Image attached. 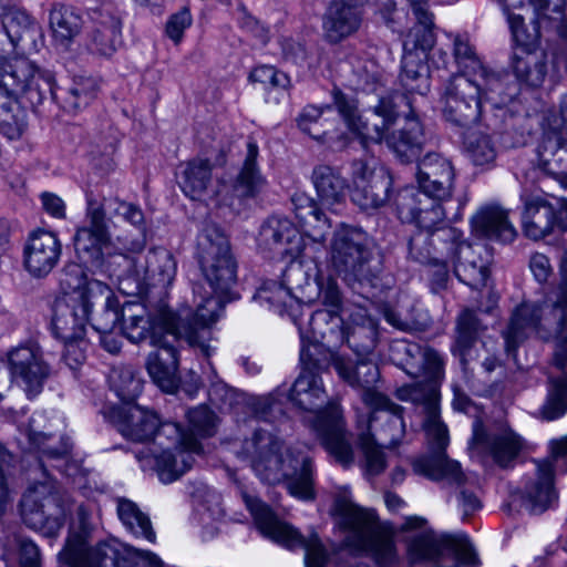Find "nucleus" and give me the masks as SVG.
Here are the masks:
<instances>
[{
    "instance_id": "nucleus-51",
    "label": "nucleus",
    "mask_w": 567,
    "mask_h": 567,
    "mask_svg": "<svg viewBox=\"0 0 567 567\" xmlns=\"http://www.w3.org/2000/svg\"><path fill=\"white\" fill-rule=\"evenodd\" d=\"M467 156L476 166H487L496 158V147L489 135L481 132L468 133L464 138Z\"/></svg>"
},
{
    "instance_id": "nucleus-44",
    "label": "nucleus",
    "mask_w": 567,
    "mask_h": 567,
    "mask_svg": "<svg viewBox=\"0 0 567 567\" xmlns=\"http://www.w3.org/2000/svg\"><path fill=\"white\" fill-rule=\"evenodd\" d=\"M49 22L55 44L62 48H68L82 28L81 17L62 4H55L51 9Z\"/></svg>"
},
{
    "instance_id": "nucleus-12",
    "label": "nucleus",
    "mask_w": 567,
    "mask_h": 567,
    "mask_svg": "<svg viewBox=\"0 0 567 567\" xmlns=\"http://www.w3.org/2000/svg\"><path fill=\"white\" fill-rule=\"evenodd\" d=\"M154 446L162 451L156 453L150 446L135 452L143 468L155 461V470L161 482L168 484L178 480L194 463V455L202 452V445L192 433H185L177 423L157 424L154 433Z\"/></svg>"
},
{
    "instance_id": "nucleus-25",
    "label": "nucleus",
    "mask_w": 567,
    "mask_h": 567,
    "mask_svg": "<svg viewBox=\"0 0 567 567\" xmlns=\"http://www.w3.org/2000/svg\"><path fill=\"white\" fill-rule=\"evenodd\" d=\"M258 245L282 259L293 264L305 249L303 237L298 228L285 217L272 216L261 226Z\"/></svg>"
},
{
    "instance_id": "nucleus-31",
    "label": "nucleus",
    "mask_w": 567,
    "mask_h": 567,
    "mask_svg": "<svg viewBox=\"0 0 567 567\" xmlns=\"http://www.w3.org/2000/svg\"><path fill=\"white\" fill-rule=\"evenodd\" d=\"M141 269L142 275L136 272L135 289L127 293H146L152 287L166 289L175 279L177 266L167 249L155 248L147 252Z\"/></svg>"
},
{
    "instance_id": "nucleus-55",
    "label": "nucleus",
    "mask_w": 567,
    "mask_h": 567,
    "mask_svg": "<svg viewBox=\"0 0 567 567\" xmlns=\"http://www.w3.org/2000/svg\"><path fill=\"white\" fill-rule=\"evenodd\" d=\"M99 85L95 79L79 76L73 80L65 99L66 105L74 110H81L89 105L96 96Z\"/></svg>"
},
{
    "instance_id": "nucleus-57",
    "label": "nucleus",
    "mask_w": 567,
    "mask_h": 567,
    "mask_svg": "<svg viewBox=\"0 0 567 567\" xmlns=\"http://www.w3.org/2000/svg\"><path fill=\"white\" fill-rule=\"evenodd\" d=\"M101 300H104V309L101 313L92 319V327L103 333H111L113 329L121 322V308L118 300L109 288V293L104 295Z\"/></svg>"
},
{
    "instance_id": "nucleus-24",
    "label": "nucleus",
    "mask_w": 567,
    "mask_h": 567,
    "mask_svg": "<svg viewBox=\"0 0 567 567\" xmlns=\"http://www.w3.org/2000/svg\"><path fill=\"white\" fill-rule=\"evenodd\" d=\"M450 250L457 279L473 289L483 288L489 277L491 250L483 244L458 241V238L451 240Z\"/></svg>"
},
{
    "instance_id": "nucleus-34",
    "label": "nucleus",
    "mask_w": 567,
    "mask_h": 567,
    "mask_svg": "<svg viewBox=\"0 0 567 567\" xmlns=\"http://www.w3.org/2000/svg\"><path fill=\"white\" fill-rule=\"evenodd\" d=\"M169 336L157 337L152 339V346L156 348L147 357L146 369L154 381L161 389L171 392L176 388V374L178 368L177 350Z\"/></svg>"
},
{
    "instance_id": "nucleus-30",
    "label": "nucleus",
    "mask_w": 567,
    "mask_h": 567,
    "mask_svg": "<svg viewBox=\"0 0 567 567\" xmlns=\"http://www.w3.org/2000/svg\"><path fill=\"white\" fill-rule=\"evenodd\" d=\"M536 472L528 477L525 487L518 493L520 506L530 514H542L556 501L554 488V465L550 460L537 461Z\"/></svg>"
},
{
    "instance_id": "nucleus-46",
    "label": "nucleus",
    "mask_w": 567,
    "mask_h": 567,
    "mask_svg": "<svg viewBox=\"0 0 567 567\" xmlns=\"http://www.w3.org/2000/svg\"><path fill=\"white\" fill-rule=\"evenodd\" d=\"M117 516L125 528L136 538L155 543L156 533L148 515L143 513L134 502L120 498L117 501Z\"/></svg>"
},
{
    "instance_id": "nucleus-26",
    "label": "nucleus",
    "mask_w": 567,
    "mask_h": 567,
    "mask_svg": "<svg viewBox=\"0 0 567 567\" xmlns=\"http://www.w3.org/2000/svg\"><path fill=\"white\" fill-rule=\"evenodd\" d=\"M452 45L453 58L457 66V73L454 75H465L472 80L484 81L489 90L497 92L502 89V82H509V75L506 72L483 63L467 34H453Z\"/></svg>"
},
{
    "instance_id": "nucleus-49",
    "label": "nucleus",
    "mask_w": 567,
    "mask_h": 567,
    "mask_svg": "<svg viewBox=\"0 0 567 567\" xmlns=\"http://www.w3.org/2000/svg\"><path fill=\"white\" fill-rule=\"evenodd\" d=\"M481 330L476 315L471 310H464L457 318L455 339L451 351L465 363L473 346L475 344Z\"/></svg>"
},
{
    "instance_id": "nucleus-63",
    "label": "nucleus",
    "mask_w": 567,
    "mask_h": 567,
    "mask_svg": "<svg viewBox=\"0 0 567 567\" xmlns=\"http://www.w3.org/2000/svg\"><path fill=\"white\" fill-rule=\"evenodd\" d=\"M249 80L251 82L269 85L270 87L288 89L290 86V78L270 65L255 68L250 72Z\"/></svg>"
},
{
    "instance_id": "nucleus-45",
    "label": "nucleus",
    "mask_w": 567,
    "mask_h": 567,
    "mask_svg": "<svg viewBox=\"0 0 567 567\" xmlns=\"http://www.w3.org/2000/svg\"><path fill=\"white\" fill-rule=\"evenodd\" d=\"M451 241L442 243L435 234L417 230L409 241V255L422 264H444L443 250H450Z\"/></svg>"
},
{
    "instance_id": "nucleus-42",
    "label": "nucleus",
    "mask_w": 567,
    "mask_h": 567,
    "mask_svg": "<svg viewBox=\"0 0 567 567\" xmlns=\"http://www.w3.org/2000/svg\"><path fill=\"white\" fill-rule=\"evenodd\" d=\"M539 320V308L535 305L523 303L515 309L503 332L505 351L508 355L514 354L519 343L525 340L527 330L535 328Z\"/></svg>"
},
{
    "instance_id": "nucleus-38",
    "label": "nucleus",
    "mask_w": 567,
    "mask_h": 567,
    "mask_svg": "<svg viewBox=\"0 0 567 567\" xmlns=\"http://www.w3.org/2000/svg\"><path fill=\"white\" fill-rule=\"evenodd\" d=\"M158 416L155 412L136 404L117 409L116 425L121 434L135 442H148L157 429Z\"/></svg>"
},
{
    "instance_id": "nucleus-8",
    "label": "nucleus",
    "mask_w": 567,
    "mask_h": 567,
    "mask_svg": "<svg viewBox=\"0 0 567 567\" xmlns=\"http://www.w3.org/2000/svg\"><path fill=\"white\" fill-rule=\"evenodd\" d=\"M96 524L92 511L84 505L76 508L60 558L69 567H164L154 553L141 550L116 540L91 546Z\"/></svg>"
},
{
    "instance_id": "nucleus-61",
    "label": "nucleus",
    "mask_w": 567,
    "mask_h": 567,
    "mask_svg": "<svg viewBox=\"0 0 567 567\" xmlns=\"http://www.w3.org/2000/svg\"><path fill=\"white\" fill-rule=\"evenodd\" d=\"M415 19L419 24L425 28V33L422 41H417L419 45L423 49H427L433 43V27L434 16L429 10V0H408Z\"/></svg>"
},
{
    "instance_id": "nucleus-47",
    "label": "nucleus",
    "mask_w": 567,
    "mask_h": 567,
    "mask_svg": "<svg viewBox=\"0 0 567 567\" xmlns=\"http://www.w3.org/2000/svg\"><path fill=\"white\" fill-rule=\"evenodd\" d=\"M212 179V164L208 159L195 158L189 161L182 173L181 187L186 196L200 199Z\"/></svg>"
},
{
    "instance_id": "nucleus-58",
    "label": "nucleus",
    "mask_w": 567,
    "mask_h": 567,
    "mask_svg": "<svg viewBox=\"0 0 567 567\" xmlns=\"http://www.w3.org/2000/svg\"><path fill=\"white\" fill-rule=\"evenodd\" d=\"M359 443L364 454L367 473L369 475H379L386 465L384 454L379 449L381 445L374 441L370 432L360 434Z\"/></svg>"
},
{
    "instance_id": "nucleus-11",
    "label": "nucleus",
    "mask_w": 567,
    "mask_h": 567,
    "mask_svg": "<svg viewBox=\"0 0 567 567\" xmlns=\"http://www.w3.org/2000/svg\"><path fill=\"white\" fill-rule=\"evenodd\" d=\"M312 183L318 202L306 194H297L292 197L293 212L303 234L313 241L321 243L331 228V223L321 207L338 212L346 202L348 185L341 174L328 165H319L313 169Z\"/></svg>"
},
{
    "instance_id": "nucleus-32",
    "label": "nucleus",
    "mask_w": 567,
    "mask_h": 567,
    "mask_svg": "<svg viewBox=\"0 0 567 567\" xmlns=\"http://www.w3.org/2000/svg\"><path fill=\"white\" fill-rule=\"evenodd\" d=\"M419 192L436 198H449L453 188L454 172L451 163L435 153L426 154L417 165Z\"/></svg>"
},
{
    "instance_id": "nucleus-1",
    "label": "nucleus",
    "mask_w": 567,
    "mask_h": 567,
    "mask_svg": "<svg viewBox=\"0 0 567 567\" xmlns=\"http://www.w3.org/2000/svg\"><path fill=\"white\" fill-rule=\"evenodd\" d=\"M197 260L210 288L203 285L194 287L195 313L175 315L163 310L152 318L143 305L126 302L121 307V330L134 343L145 339L169 336L173 340L184 339L190 347H197L206 357L212 354L207 343L209 327L217 321L227 295L236 281V262L230 251L227 236L213 224L206 225L197 237Z\"/></svg>"
},
{
    "instance_id": "nucleus-3",
    "label": "nucleus",
    "mask_w": 567,
    "mask_h": 567,
    "mask_svg": "<svg viewBox=\"0 0 567 567\" xmlns=\"http://www.w3.org/2000/svg\"><path fill=\"white\" fill-rule=\"evenodd\" d=\"M334 104L348 130L363 145L385 143L402 163H410L419 156L425 140L424 132L406 95L392 93L381 96L371 107V117L360 115L357 102L340 92L334 94Z\"/></svg>"
},
{
    "instance_id": "nucleus-29",
    "label": "nucleus",
    "mask_w": 567,
    "mask_h": 567,
    "mask_svg": "<svg viewBox=\"0 0 567 567\" xmlns=\"http://www.w3.org/2000/svg\"><path fill=\"white\" fill-rule=\"evenodd\" d=\"M93 306L87 301L79 302V297L56 299L51 319L54 336L60 340H80L85 337Z\"/></svg>"
},
{
    "instance_id": "nucleus-64",
    "label": "nucleus",
    "mask_w": 567,
    "mask_h": 567,
    "mask_svg": "<svg viewBox=\"0 0 567 567\" xmlns=\"http://www.w3.org/2000/svg\"><path fill=\"white\" fill-rule=\"evenodd\" d=\"M33 423L34 420L30 424L29 440L44 456L60 458L69 454L71 447L66 442H61L58 447L44 444L45 441L53 439L52 435L35 431Z\"/></svg>"
},
{
    "instance_id": "nucleus-27",
    "label": "nucleus",
    "mask_w": 567,
    "mask_h": 567,
    "mask_svg": "<svg viewBox=\"0 0 567 567\" xmlns=\"http://www.w3.org/2000/svg\"><path fill=\"white\" fill-rule=\"evenodd\" d=\"M62 256V243L56 234L48 230L33 231L23 249V266L35 279L45 278L58 266Z\"/></svg>"
},
{
    "instance_id": "nucleus-60",
    "label": "nucleus",
    "mask_w": 567,
    "mask_h": 567,
    "mask_svg": "<svg viewBox=\"0 0 567 567\" xmlns=\"http://www.w3.org/2000/svg\"><path fill=\"white\" fill-rule=\"evenodd\" d=\"M187 419L192 429L198 436H212L216 432L217 419L213 411L205 405L192 409L187 413Z\"/></svg>"
},
{
    "instance_id": "nucleus-13",
    "label": "nucleus",
    "mask_w": 567,
    "mask_h": 567,
    "mask_svg": "<svg viewBox=\"0 0 567 567\" xmlns=\"http://www.w3.org/2000/svg\"><path fill=\"white\" fill-rule=\"evenodd\" d=\"M515 42L529 48L537 44L540 29L556 32L561 40L567 38L565 16L566 0H497Z\"/></svg>"
},
{
    "instance_id": "nucleus-48",
    "label": "nucleus",
    "mask_w": 567,
    "mask_h": 567,
    "mask_svg": "<svg viewBox=\"0 0 567 567\" xmlns=\"http://www.w3.org/2000/svg\"><path fill=\"white\" fill-rule=\"evenodd\" d=\"M567 137L545 133L539 146V156L546 169L559 177L567 178Z\"/></svg>"
},
{
    "instance_id": "nucleus-39",
    "label": "nucleus",
    "mask_w": 567,
    "mask_h": 567,
    "mask_svg": "<svg viewBox=\"0 0 567 567\" xmlns=\"http://www.w3.org/2000/svg\"><path fill=\"white\" fill-rule=\"evenodd\" d=\"M557 223L554 206L543 196L530 195L524 200L522 226L524 234L534 240L549 235Z\"/></svg>"
},
{
    "instance_id": "nucleus-20",
    "label": "nucleus",
    "mask_w": 567,
    "mask_h": 567,
    "mask_svg": "<svg viewBox=\"0 0 567 567\" xmlns=\"http://www.w3.org/2000/svg\"><path fill=\"white\" fill-rule=\"evenodd\" d=\"M8 360L10 372L0 364V402L13 381L23 386L29 398L38 395L49 377V367L42 351L35 346L18 347L9 353Z\"/></svg>"
},
{
    "instance_id": "nucleus-2",
    "label": "nucleus",
    "mask_w": 567,
    "mask_h": 567,
    "mask_svg": "<svg viewBox=\"0 0 567 567\" xmlns=\"http://www.w3.org/2000/svg\"><path fill=\"white\" fill-rule=\"evenodd\" d=\"M391 359L412 378L422 381L404 385L398 390L401 400L424 405L423 430L432 455L414 461L413 471L432 481H444L461 485L465 475L458 462L450 460L444 453L449 445V432L440 420L437 401L439 382L444 377L443 357L433 348L422 347L406 340L395 341L391 346Z\"/></svg>"
},
{
    "instance_id": "nucleus-15",
    "label": "nucleus",
    "mask_w": 567,
    "mask_h": 567,
    "mask_svg": "<svg viewBox=\"0 0 567 567\" xmlns=\"http://www.w3.org/2000/svg\"><path fill=\"white\" fill-rule=\"evenodd\" d=\"M329 260L336 272L348 282H370L377 276L368 235L360 228L340 225L333 233Z\"/></svg>"
},
{
    "instance_id": "nucleus-50",
    "label": "nucleus",
    "mask_w": 567,
    "mask_h": 567,
    "mask_svg": "<svg viewBox=\"0 0 567 567\" xmlns=\"http://www.w3.org/2000/svg\"><path fill=\"white\" fill-rule=\"evenodd\" d=\"M111 389L123 402L134 401L142 392L143 382L137 371L128 364L114 365L109 373Z\"/></svg>"
},
{
    "instance_id": "nucleus-28",
    "label": "nucleus",
    "mask_w": 567,
    "mask_h": 567,
    "mask_svg": "<svg viewBox=\"0 0 567 567\" xmlns=\"http://www.w3.org/2000/svg\"><path fill=\"white\" fill-rule=\"evenodd\" d=\"M332 365L347 383L363 390L362 400L368 406L389 405V399L373 389L380 372L372 359L364 357L353 368L349 361L338 355L333 358Z\"/></svg>"
},
{
    "instance_id": "nucleus-40",
    "label": "nucleus",
    "mask_w": 567,
    "mask_h": 567,
    "mask_svg": "<svg viewBox=\"0 0 567 567\" xmlns=\"http://www.w3.org/2000/svg\"><path fill=\"white\" fill-rule=\"evenodd\" d=\"M373 409L369 417V431L374 429L375 422H382L381 429L375 433H370L374 441L381 446L394 447L400 443L404 435L405 424L402 417V408L389 400V405L370 406Z\"/></svg>"
},
{
    "instance_id": "nucleus-37",
    "label": "nucleus",
    "mask_w": 567,
    "mask_h": 567,
    "mask_svg": "<svg viewBox=\"0 0 567 567\" xmlns=\"http://www.w3.org/2000/svg\"><path fill=\"white\" fill-rule=\"evenodd\" d=\"M63 298L79 297V302L95 305L109 293V286L97 279H87L83 268L78 264L66 265L60 275Z\"/></svg>"
},
{
    "instance_id": "nucleus-16",
    "label": "nucleus",
    "mask_w": 567,
    "mask_h": 567,
    "mask_svg": "<svg viewBox=\"0 0 567 567\" xmlns=\"http://www.w3.org/2000/svg\"><path fill=\"white\" fill-rule=\"evenodd\" d=\"M69 511V495L51 478L30 486L21 499L23 522L49 537L58 535Z\"/></svg>"
},
{
    "instance_id": "nucleus-7",
    "label": "nucleus",
    "mask_w": 567,
    "mask_h": 567,
    "mask_svg": "<svg viewBox=\"0 0 567 567\" xmlns=\"http://www.w3.org/2000/svg\"><path fill=\"white\" fill-rule=\"evenodd\" d=\"M243 453L261 481L276 484L287 482L292 496L313 497L312 462L299 446H285L284 442L266 429H257L243 443Z\"/></svg>"
},
{
    "instance_id": "nucleus-10",
    "label": "nucleus",
    "mask_w": 567,
    "mask_h": 567,
    "mask_svg": "<svg viewBox=\"0 0 567 567\" xmlns=\"http://www.w3.org/2000/svg\"><path fill=\"white\" fill-rule=\"evenodd\" d=\"M481 80L465 75H452L445 83L441 95V111L444 120L457 127L470 128L482 116V102L486 101L501 107L516 95V84L502 82V89L492 91Z\"/></svg>"
},
{
    "instance_id": "nucleus-4",
    "label": "nucleus",
    "mask_w": 567,
    "mask_h": 567,
    "mask_svg": "<svg viewBox=\"0 0 567 567\" xmlns=\"http://www.w3.org/2000/svg\"><path fill=\"white\" fill-rule=\"evenodd\" d=\"M315 288L316 298L323 306L316 310L309 320L312 342L334 347L347 342L360 354L368 353L375 346L378 323L362 307L347 310L337 280L331 275L318 271L313 282L307 288Z\"/></svg>"
},
{
    "instance_id": "nucleus-43",
    "label": "nucleus",
    "mask_w": 567,
    "mask_h": 567,
    "mask_svg": "<svg viewBox=\"0 0 567 567\" xmlns=\"http://www.w3.org/2000/svg\"><path fill=\"white\" fill-rule=\"evenodd\" d=\"M258 146L256 142L247 143V154L236 178L234 192L238 197H255L266 185V178L257 165Z\"/></svg>"
},
{
    "instance_id": "nucleus-19",
    "label": "nucleus",
    "mask_w": 567,
    "mask_h": 567,
    "mask_svg": "<svg viewBox=\"0 0 567 567\" xmlns=\"http://www.w3.org/2000/svg\"><path fill=\"white\" fill-rule=\"evenodd\" d=\"M430 194L421 193L414 186L399 192L395 205L399 218L404 223H414L417 230L435 234L442 243L460 238L455 228L445 226V212L441 202Z\"/></svg>"
},
{
    "instance_id": "nucleus-52",
    "label": "nucleus",
    "mask_w": 567,
    "mask_h": 567,
    "mask_svg": "<svg viewBox=\"0 0 567 567\" xmlns=\"http://www.w3.org/2000/svg\"><path fill=\"white\" fill-rule=\"evenodd\" d=\"M255 299L260 303H268L280 315L292 308L297 301L288 287L276 281L265 282L255 295Z\"/></svg>"
},
{
    "instance_id": "nucleus-5",
    "label": "nucleus",
    "mask_w": 567,
    "mask_h": 567,
    "mask_svg": "<svg viewBox=\"0 0 567 567\" xmlns=\"http://www.w3.org/2000/svg\"><path fill=\"white\" fill-rule=\"evenodd\" d=\"M110 219H121L137 230L145 227L144 213L140 206L120 198L105 199L100 203L87 198V225L79 227L74 234L73 243L78 257L86 265L107 275L122 279L121 268H128V257L116 250L110 231L106 215Z\"/></svg>"
},
{
    "instance_id": "nucleus-21",
    "label": "nucleus",
    "mask_w": 567,
    "mask_h": 567,
    "mask_svg": "<svg viewBox=\"0 0 567 567\" xmlns=\"http://www.w3.org/2000/svg\"><path fill=\"white\" fill-rule=\"evenodd\" d=\"M351 199L363 210L383 206L391 188V176L374 158L354 161L352 164Z\"/></svg>"
},
{
    "instance_id": "nucleus-18",
    "label": "nucleus",
    "mask_w": 567,
    "mask_h": 567,
    "mask_svg": "<svg viewBox=\"0 0 567 567\" xmlns=\"http://www.w3.org/2000/svg\"><path fill=\"white\" fill-rule=\"evenodd\" d=\"M52 75L25 56L0 61V93L13 100L24 99L38 106L52 92Z\"/></svg>"
},
{
    "instance_id": "nucleus-59",
    "label": "nucleus",
    "mask_w": 567,
    "mask_h": 567,
    "mask_svg": "<svg viewBox=\"0 0 567 567\" xmlns=\"http://www.w3.org/2000/svg\"><path fill=\"white\" fill-rule=\"evenodd\" d=\"M18 21L21 24L28 22V14L13 10L10 7L9 0H0V35H6L12 45H17L20 41V34L13 30V22Z\"/></svg>"
},
{
    "instance_id": "nucleus-22",
    "label": "nucleus",
    "mask_w": 567,
    "mask_h": 567,
    "mask_svg": "<svg viewBox=\"0 0 567 567\" xmlns=\"http://www.w3.org/2000/svg\"><path fill=\"white\" fill-rule=\"evenodd\" d=\"M535 45L523 47L526 52L516 55L513 64L516 78L530 87L540 86L547 75L559 78L567 71V52L564 47L532 52Z\"/></svg>"
},
{
    "instance_id": "nucleus-17",
    "label": "nucleus",
    "mask_w": 567,
    "mask_h": 567,
    "mask_svg": "<svg viewBox=\"0 0 567 567\" xmlns=\"http://www.w3.org/2000/svg\"><path fill=\"white\" fill-rule=\"evenodd\" d=\"M244 501L264 536L290 550L305 549L306 567H324L328 558L327 551L316 533L305 537L291 525L279 520L272 511L258 498L244 495Z\"/></svg>"
},
{
    "instance_id": "nucleus-14",
    "label": "nucleus",
    "mask_w": 567,
    "mask_h": 567,
    "mask_svg": "<svg viewBox=\"0 0 567 567\" xmlns=\"http://www.w3.org/2000/svg\"><path fill=\"white\" fill-rule=\"evenodd\" d=\"M561 284L554 302L560 311L559 332L555 341L551 360L546 368L548 380L547 399L542 408L545 420L553 421L567 411V250L560 265Z\"/></svg>"
},
{
    "instance_id": "nucleus-41",
    "label": "nucleus",
    "mask_w": 567,
    "mask_h": 567,
    "mask_svg": "<svg viewBox=\"0 0 567 567\" xmlns=\"http://www.w3.org/2000/svg\"><path fill=\"white\" fill-rule=\"evenodd\" d=\"M419 25L421 27V24ZM422 29L421 38L415 35V40L413 41L415 51L406 50L403 55L401 73V83L405 91L410 94L417 93L420 95H424L429 92L430 81L427 65L423 62V59L419 55L417 51L420 50L423 58H425V52L433 47L431 45L427 49H423L419 45L417 41H422L425 33V28L423 25ZM432 44H434V42Z\"/></svg>"
},
{
    "instance_id": "nucleus-62",
    "label": "nucleus",
    "mask_w": 567,
    "mask_h": 567,
    "mask_svg": "<svg viewBox=\"0 0 567 567\" xmlns=\"http://www.w3.org/2000/svg\"><path fill=\"white\" fill-rule=\"evenodd\" d=\"M12 539L18 567H40V551L38 546L33 542L19 536H12Z\"/></svg>"
},
{
    "instance_id": "nucleus-9",
    "label": "nucleus",
    "mask_w": 567,
    "mask_h": 567,
    "mask_svg": "<svg viewBox=\"0 0 567 567\" xmlns=\"http://www.w3.org/2000/svg\"><path fill=\"white\" fill-rule=\"evenodd\" d=\"M334 512L340 526L348 533L344 538L348 548L369 556L380 567L396 563L394 530L381 523L374 511L360 507L348 496L340 495L334 501Z\"/></svg>"
},
{
    "instance_id": "nucleus-6",
    "label": "nucleus",
    "mask_w": 567,
    "mask_h": 567,
    "mask_svg": "<svg viewBox=\"0 0 567 567\" xmlns=\"http://www.w3.org/2000/svg\"><path fill=\"white\" fill-rule=\"evenodd\" d=\"M307 351L300 352L302 371L293 382L289 400L308 415L305 422L326 450L344 465L352 463L353 452L344 429L342 413L336 402H329L322 380L307 361Z\"/></svg>"
},
{
    "instance_id": "nucleus-56",
    "label": "nucleus",
    "mask_w": 567,
    "mask_h": 567,
    "mask_svg": "<svg viewBox=\"0 0 567 567\" xmlns=\"http://www.w3.org/2000/svg\"><path fill=\"white\" fill-rule=\"evenodd\" d=\"M352 85L355 90L377 92L382 72L374 61H357L352 69Z\"/></svg>"
},
{
    "instance_id": "nucleus-54",
    "label": "nucleus",
    "mask_w": 567,
    "mask_h": 567,
    "mask_svg": "<svg viewBox=\"0 0 567 567\" xmlns=\"http://www.w3.org/2000/svg\"><path fill=\"white\" fill-rule=\"evenodd\" d=\"M25 128V111L18 100L0 104V132L9 140L19 138Z\"/></svg>"
},
{
    "instance_id": "nucleus-53",
    "label": "nucleus",
    "mask_w": 567,
    "mask_h": 567,
    "mask_svg": "<svg viewBox=\"0 0 567 567\" xmlns=\"http://www.w3.org/2000/svg\"><path fill=\"white\" fill-rule=\"evenodd\" d=\"M330 112V106L319 109L309 105L305 107L299 115L298 125L315 140L330 141L332 136H329V130L327 127L328 118L323 117L324 114Z\"/></svg>"
},
{
    "instance_id": "nucleus-33",
    "label": "nucleus",
    "mask_w": 567,
    "mask_h": 567,
    "mask_svg": "<svg viewBox=\"0 0 567 567\" xmlns=\"http://www.w3.org/2000/svg\"><path fill=\"white\" fill-rule=\"evenodd\" d=\"M362 20L359 0H331L322 22L327 41L338 43L355 33Z\"/></svg>"
},
{
    "instance_id": "nucleus-23",
    "label": "nucleus",
    "mask_w": 567,
    "mask_h": 567,
    "mask_svg": "<svg viewBox=\"0 0 567 567\" xmlns=\"http://www.w3.org/2000/svg\"><path fill=\"white\" fill-rule=\"evenodd\" d=\"M472 441L475 450L489 455L502 467L511 465L524 447L523 439L507 425L485 429L478 420L473 424Z\"/></svg>"
},
{
    "instance_id": "nucleus-36",
    "label": "nucleus",
    "mask_w": 567,
    "mask_h": 567,
    "mask_svg": "<svg viewBox=\"0 0 567 567\" xmlns=\"http://www.w3.org/2000/svg\"><path fill=\"white\" fill-rule=\"evenodd\" d=\"M472 230L478 237L503 244L512 243L517 231L508 219V212L497 204L481 207L471 219Z\"/></svg>"
},
{
    "instance_id": "nucleus-35",
    "label": "nucleus",
    "mask_w": 567,
    "mask_h": 567,
    "mask_svg": "<svg viewBox=\"0 0 567 567\" xmlns=\"http://www.w3.org/2000/svg\"><path fill=\"white\" fill-rule=\"evenodd\" d=\"M91 18L94 23L91 50L100 55H112L121 43L122 37V23L116 10L110 4H104L94 9Z\"/></svg>"
}]
</instances>
